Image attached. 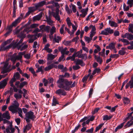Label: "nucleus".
Masks as SVG:
<instances>
[{
  "mask_svg": "<svg viewBox=\"0 0 133 133\" xmlns=\"http://www.w3.org/2000/svg\"><path fill=\"white\" fill-rule=\"evenodd\" d=\"M59 79L57 82L58 84V87L60 88L63 89L66 91L70 90L69 85H71L72 82L71 81H69L67 79H64L63 75H60Z\"/></svg>",
  "mask_w": 133,
  "mask_h": 133,
  "instance_id": "f257e3e1",
  "label": "nucleus"
},
{
  "mask_svg": "<svg viewBox=\"0 0 133 133\" xmlns=\"http://www.w3.org/2000/svg\"><path fill=\"white\" fill-rule=\"evenodd\" d=\"M19 104L16 100H15L12 103V105L9 107V109L13 114L17 112V110L19 108Z\"/></svg>",
  "mask_w": 133,
  "mask_h": 133,
  "instance_id": "f03ea898",
  "label": "nucleus"
},
{
  "mask_svg": "<svg viewBox=\"0 0 133 133\" xmlns=\"http://www.w3.org/2000/svg\"><path fill=\"white\" fill-rule=\"evenodd\" d=\"M25 119L27 122H30V119L33 120L35 118L34 112L31 111L28 112L25 114Z\"/></svg>",
  "mask_w": 133,
  "mask_h": 133,
  "instance_id": "7ed1b4c3",
  "label": "nucleus"
},
{
  "mask_svg": "<svg viewBox=\"0 0 133 133\" xmlns=\"http://www.w3.org/2000/svg\"><path fill=\"white\" fill-rule=\"evenodd\" d=\"M59 9L58 8H56L55 12H51V15L53 16L55 19L58 21H60V18L59 15Z\"/></svg>",
  "mask_w": 133,
  "mask_h": 133,
  "instance_id": "20e7f679",
  "label": "nucleus"
},
{
  "mask_svg": "<svg viewBox=\"0 0 133 133\" xmlns=\"http://www.w3.org/2000/svg\"><path fill=\"white\" fill-rule=\"evenodd\" d=\"M58 49L59 51L61 52V54L68 55L69 53V51H67L68 49L67 47H65L64 48L63 46H59Z\"/></svg>",
  "mask_w": 133,
  "mask_h": 133,
  "instance_id": "39448f33",
  "label": "nucleus"
},
{
  "mask_svg": "<svg viewBox=\"0 0 133 133\" xmlns=\"http://www.w3.org/2000/svg\"><path fill=\"white\" fill-rule=\"evenodd\" d=\"M121 37L123 38H127L129 41L133 40V35L130 34L128 32L126 33L124 35H122Z\"/></svg>",
  "mask_w": 133,
  "mask_h": 133,
  "instance_id": "423d86ee",
  "label": "nucleus"
},
{
  "mask_svg": "<svg viewBox=\"0 0 133 133\" xmlns=\"http://www.w3.org/2000/svg\"><path fill=\"white\" fill-rule=\"evenodd\" d=\"M12 124L11 123L7 127L6 130L7 133H13L15 132V129L12 128Z\"/></svg>",
  "mask_w": 133,
  "mask_h": 133,
  "instance_id": "0eeeda50",
  "label": "nucleus"
},
{
  "mask_svg": "<svg viewBox=\"0 0 133 133\" xmlns=\"http://www.w3.org/2000/svg\"><path fill=\"white\" fill-rule=\"evenodd\" d=\"M8 65V63L7 62L5 63L3 68V70L1 72V73L4 74L10 71Z\"/></svg>",
  "mask_w": 133,
  "mask_h": 133,
  "instance_id": "6e6552de",
  "label": "nucleus"
},
{
  "mask_svg": "<svg viewBox=\"0 0 133 133\" xmlns=\"http://www.w3.org/2000/svg\"><path fill=\"white\" fill-rule=\"evenodd\" d=\"M88 10V8H87L85 9H83L81 10L80 11L82 14H80V16L83 18L87 14Z\"/></svg>",
  "mask_w": 133,
  "mask_h": 133,
  "instance_id": "1a4fd4ad",
  "label": "nucleus"
},
{
  "mask_svg": "<svg viewBox=\"0 0 133 133\" xmlns=\"http://www.w3.org/2000/svg\"><path fill=\"white\" fill-rule=\"evenodd\" d=\"M28 11L26 14L25 17H27L28 16L31 12H33L36 10L37 9L34 7H29L28 8Z\"/></svg>",
  "mask_w": 133,
  "mask_h": 133,
  "instance_id": "9d476101",
  "label": "nucleus"
},
{
  "mask_svg": "<svg viewBox=\"0 0 133 133\" xmlns=\"http://www.w3.org/2000/svg\"><path fill=\"white\" fill-rule=\"evenodd\" d=\"M56 94L59 95L65 96L66 95V93L65 91L63 89H59L57 90L56 91Z\"/></svg>",
  "mask_w": 133,
  "mask_h": 133,
  "instance_id": "9b49d317",
  "label": "nucleus"
},
{
  "mask_svg": "<svg viewBox=\"0 0 133 133\" xmlns=\"http://www.w3.org/2000/svg\"><path fill=\"white\" fill-rule=\"evenodd\" d=\"M28 45H27L24 44L23 43L21 45H19L18 46V44L16 45V47L18 49H20L21 51L24 50L28 47Z\"/></svg>",
  "mask_w": 133,
  "mask_h": 133,
  "instance_id": "f8f14e48",
  "label": "nucleus"
},
{
  "mask_svg": "<svg viewBox=\"0 0 133 133\" xmlns=\"http://www.w3.org/2000/svg\"><path fill=\"white\" fill-rule=\"evenodd\" d=\"M22 19V17H19L12 23L11 25L13 27H15L20 22Z\"/></svg>",
  "mask_w": 133,
  "mask_h": 133,
  "instance_id": "ddd939ff",
  "label": "nucleus"
},
{
  "mask_svg": "<svg viewBox=\"0 0 133 133\" xmlns=\"http://www.w3.org/2000/svg\"><path fill=\"white\" fill-rule=\"evenodd\" d=\"M8 80V78H6L0 82V89L2 88L5 87L7 84V81Z\"/></svg>",
  "mask_w": 133,
  "mask_h": 133,
  "instance_id": "4468645a",
  "label": "nucleus"
},
{
  "mask_svg": "<svg viewBox=\"0 0 133 133\" xmlns=\"http://www.w3.org/2000/svg\"><path fill=\"white\" fill-rule=\"evenodd\" d=\"M46 2L44 1H43L40 2H39L38 3L35 4V7L36 9H37L40 7H42L44 5H46Z\"/></svg>",
  "mask_w": 133,
  "mask_h": 133,
  "instance_id": "2eb2a0df",
  "label": "nucleus"
},
{
  "mask_svg": "<svg viewBox=\"0 0 133 133\" xmlns=\"http://www.w3.org/2000/svg\"><path fill=\"white\" fill-rule=\"evenodd\" d=\"M133 125V116L131 117V119L124 126L125 128L129 127Z\"/></svg>",
  "mask_w": 133,
  "mask_h": 133,
  "instance_id": "dca6fc26",
  "label": "nucleus"
},
{
  "mask_svg": "<svg viewBox=\"0 0 133 133\" xmlns=\"http://www.w3.org/2000/svg\"><path fill=\"white\" fill-rule=\"evenodd\" d=\"M61 37L60 36H57L56 34H55L53 40V42L54 43H58L59 41L61 40Z\"/></svg>",
  "mask_w": 133,
  "mask_h": 133,
  "instance_id": "f3484780",
  "label": "nucleus"
},
{
  "mask_svg": "<svg viewBox=\"0 0 133 133\" xmlns=\"http://www.w3.org/2000/svg\"><path fill=\"white\" fill-rule=\"evenodd\" d=\"M28 124L24 128L23 130V132H25L26 130H29L32 127L31 124L30 123V122H27Z\"/></svg>",
  "mask_w": 133,
  "mask_h": 133,
  "instance_id": "a211bd4d",
  "label": "nucleus"
},
{
  "mask_svg": "<svg viewBox=\"0 0 133 133\" xmlns=\"http://www.w3.org/2000/svg\"><path fill=\"white\" fill-rule=\"evenodd\" d=\"M129 86L130 89L133 88V81H130L127 83L125 86V88L126 89L128 88Z\"/></svg>",
  "mask_w": 133,
  "mask_h": 133,
  "instance_id": "6ab92c4d",
  "label": "nucleus"
},
{
  "mask_svg": "<svg viewBox=\"0 0 133 133\" xmlns=\"http://www.w3.org/2000/svg\"><path fill=\"white\" fill-rule=\"evenodd\" d=\"M2 117L3 118H6L7 119H9L10 118L9 114L8 111H6L5 113H3L2 115Z\"/></svg>",
  "mask_w": 133,
  "mask_h": 133,
  "instance_id": "aec40b11",
  "label": "nucleus"
},
{
  "mask_svg": "<svg viewBox=\"0 0 133 133\" xmlns=\"http://www.w3.org/2000/svg\"><path fill=\"white\" fill-rule=\"evenodd\" d=\"M57 55H53L52 54H48L47 59L49 60H52L57 56Z\"/></svg>",
  "mask_w": 133,
  "mask_h": 133,
  "instance_id": "412c9836",
  "label": "nucleus"
},
{
  "mask_svg": "<svg viewBox=\"0 0 133 133\" xmlns=\"http://www.w3.org/2000/svg\"><path fill=\"white\" fill-rule=\"evenodd\" d=\"M94 56L95 59L96 60V61L100 64H101L102 62L101 58L99 56H96L95 54H94Z\"/></svg>",
  "mask_w": 133,
  "mask_h": 133,
  "instance_id": "4be33fe9",
  "label": "nucleus"
},
{
  "mask_svg": "<svg viewBox=\"0 0 133 133\" xmlns=\"http://www.w3.org/2000/svg\"><path fill=\"white\" fill-rule=\"evenodd\" d=\"M16 54H14L11 57V60L12 62L14 64L17 60L16 56Z\"/></svg>",
  "mask_w": 133,
  "mask_h": 133,
  "instance_id": "5701e85b",
  "label": "nucleus"
},
{
  "mask_svg": "<svg viewBox=\"0 0 133 133\" xmlns=\"http://www.w3.org/2000/svg\"><path fill=\"white\" fill-rule=\"evenodd\" d=\"M76 65H80L82 66H84L85 65L82 61L79 59L76 60Z\"/></svg>",
  "mask_w": 133,
  "mask_h": 133,
  "instance_id": "b1692460",
  "label": "nucleus"
},
{
  "mask_svg": "<svg viewBox=\"0 0 133 133\" xmlns=\"http://www.w3.org/2000/svg\"><path fill=\"white\" fill-rule=\"evenodd\" d=\"M109 23L112 27H116L118 26L117 23L113 21L109 20Z\"/></svg>",
  "mask_w": 133,
  "mask_h": 133,
  "instance_id": "393cba45",
  "label": "nucleus"
},
{
  "mask_svg": "<svg viewBox=\"0 0 133 133\" xmlns=\"http://www.w3.org/2000/svg\"><path fill=\"white\" fill-rule=\"evenodd\" d=\"M46 19L47 22L48 24L50 25H52L53 23V21L51 20L50 17H48L46 16Z\"/></svg>",
  "mask_w": 133,
  "mask_h": 133,
  "instance_id": "a878e982",
  "label": "nucleus"
},
{
  "mask_svg": "<svg viewBox=\"0 0 133 133\" xmlns=\"http://www.w3.org/2000/svg\"><path fill=\"white\" fill-rule=\"evenodd\" d=\"M120 41H121L123 43H124V45H128L130 44L129 41L126 39H120Z\"/></svg>",
  "mask_w": 133,
  "mask_h": 133,
  "instance_id": "bb28decb",
  "label": "nucleus"
},
{
  "mask_svg": "<svg viewBox=\"0 0 133 133\" xmlns=\"http://www.w3.org/2000/svg\"><path fill=\"white\" fill-rule=\"evenodd\" d=\"M26 35V33L23 32V31L20 34H19L17 35V36L18 37H19L20 38H24L25 37Z\"/></svg>",
  "mask_w": 133,
  "mask_h": 133,
  "instance_id": "cd10ccee",
  "label": "nucleus"
},
{
  "mask_svg": "<svg viewBox=\"0 0 133 133\" xmlns=\"http://www.w3.org/2000/svg\"><path fill=\"white\" fill-rule=\"evenodd\" d=\"M17 112H18L19 116L21 118H23V116L22 115L23 112L21 108H19L17 110Z\"/></svg>",
  "mask_w": 133,
  "mask_h": 133,
  "instance_id": "c85d7f7f",
  "label": "nucleus"
},
{
  "mask_svg": "<svg viewBox=\"0 0 133 133\" xmlns=\"http://www.w3.org/2000/svg\"><path fill=\"white\" fill-rule=\"evenodd\" d=\"M125 123V122H124L119 125L115 129V132H117L118 130L121 129L123 126L124 124Z\"/></svg>",
  "mask_w": 133,
  "mask_h": 133,
  "instance_id": "c756f323",
  "label": "nucleus"
},
{
  "mask_svg": "<svg viewBox=\"0 0 133 133\" xmlns=\"http://www.w3.org/2000/svg\"><path fill=\"white\" fill-rule=\"evenodd\" d=\"M26 25H25L23 27V28L26 27L25 28L23 31V32H25V33L28 34L29 32H30L29 29H30V27L29 26H26Z\"/></svg>",
  "mask_w": 133,
  "mask_h": 133,
  "instance_id": "7c9ffc66",
  "label": "nucleus"
},
{
  "mask_svg": "<svg viewBox=\"0 0 133 133\" xmlns=\"http://www.w3.org/2000/svg\"><path fill=\"white\" fill-rule=\"evenodd\" d=\"M82 49L80 50L79 51H78L76 52H75L74 53L75 54V55L76 57H77L79 58L81 55V54L82 53Z\"/></svg>",
  "mask_w": 133,
  "mask_h": 133,
  "instance_id": "2f4dec72",
  "label": "nucleus"
},
{
  "mask_svg": "<svg viewBox=\"0 0 133 133\" xmlns=\"http://www.w3.org/2000/svg\"><path fill=\"white\" fill-rule=\"evenodd\" d=\"M59 62L58 61H56L54 62L53 63L51 64V66H52V68H57L58 67L57 65L58 64Z\"/></svg>",
  "mask_w": 133,
  "mask_h": 133,
  "instance_id": "473e14b6",
  "label": "nucleus"
},
{
  "mask_svg": "<svg viewBox=\"0 0 133 133\" xmlns=\"http://www.w3.org/2000/svg\"><path fill=\"white\" fill-rule=\"evenodd\" d=\"M100 34L106 35H107L108 34V28H107L104 30L102 31Z\"/></svg>",
  "mask_w": 133,
  "mask_h": 133,
  "instance_id": "72a5a7b5",
  "label": "nucleus"
},
{
  "mask_svg": "<svg viewBox=\"0 0 133 133\" xmlns=\"http://www.w3.org/2000/svg\"><path fill=\"white\" fill-rule=\"evenodd\" d=\"M58 104V103L56 99L54 97L52 103V105L55 106L56 105V104Z\"/></svg>",
  "mask_w": 133,
  "mask_h": 133,
  "instance_id": "f704fd0d",
  "label": "nucleus"
},
{
  "mask_svg": "<svg viewBox=\"0 0 133 133\" xmlns=\"http://www.w3.org/2000/svg\"><path fill=\"white\" fill-rule=\"evenodd\" d=\"M14 97L16 98V99H21L22 97L21 95L18 94L16 93L14 95Z\"/></svg>",
  "mask_w": 133,
  "mask_h": 133,
  "instance_id": "c9c22d12",
  "label": "nucleus"
},
{
  "mask_svg": "<svg viewBox=\"0 0 133 133\" xmlns=\"http://www.w3.org/2000/svg\"><path fill=\"white\" fill-rule=\"evenodd\" d=\"M71 25L72 26V28L73 29V30L72 31V34H74V32L76 30L78 26L77 25H75L73 24H72Z\"/></svg>",
  "mask_w": 133,
  "mask_h": 133,
  "instance_id": "e433bc0d",
  "label": "nucleus"
},
{
  "mask_svg": "<svg viewBox=\"0 0 133 133\" xmlns=\"http://www.w3.org/2000/svg\"><path fill=\"white\" fill-rule=\"evenodd\" d=\"M124 49V48H122V50H120L118 52V54L121 55H123L125 54V52L123 50Z\"/></svg>",
  "mask_w": 133,
  "mask_h": 133,
  "instance_id": "4c0bfd02",
  "label": "nucleus"
},
{
  "mask_svg": "<svg viewBox=\"0 0 133 133\" xmlns=\"http://www.w3.org/2000/svg\"><path fill=\"white\" fill-rule=\"evenodd\" d=\"M27 83L26 81H24L20 83L19 87L21 89L24 86L27 84Z\"/></svg>",
  "mask_w": 133,
  "mask_h": 133,
  "instance_id": "58836bf2",
  "label": "nucleus"
},
{
  "mask_svg": "<svg viewBox=\"0 0 133 133\" xmlns=\"http://www.w3.org/2000/svg\"><path fill=\"white\" fill-rule=\"evenodd\" d=\"M79 58H82V59H86L87 58V54H81V55L79 57Z\"/></svg>",
  "mask_w": 133,
  "mask_h": 133,
  "instance_id": "ea45409f",
  "label": "nucleus"
},
{
  "mask_svg": "<svg viewBox=\"0 0 133 133\" xmlns=\"http://www.w3.org/2000/svg\"><path fill=\"white\" fill-rule=\"evenodd\" d=\"M115 48V43H111L109 45V49H114Z\"/></svg>",
  "mask_w": 133,
  "mask_h": 133,
  "instance_id": "a19ab883",
  "label": "nucleus"
},
{
  "mask_svg": "<svg viewBox=\"0 0 133 133\" xmlns=\"http://www.w3.org/2000/svg\"><path fill=\"white\" fill-rule=\"evenodd\" d=\"M21 53H20L19 52L17 55H16V58L17 60H21L22 57V56L21 54Z\"/></svg>",
  "mask_w": 133,
  "mask_h": 133,
  "instance_id": "79ce46f5",
  "label": "nucleus"
},
{
  "mask_svg": "<svg viewBox=\"0 0 133 133\" xmlns=\"http://www.w3.org/2000/svg\"><path fill=\"white\" fill-rule=\"evenodd\" d=\"M90 75V74H89L87 76H85L83 78L82 80L83 83H85L86 82L89 76Z\"/></svg>",
  "mask_w": 133,
  "mask_h": 133,
  "instance_id": "37998d69",
  "label": "nucleus"
},
{
  "mask_svg": "<svg viewBox=\"0 0 133 133\" xmlns=\"http://www.w3.org/2000/svg\"><path fill=\"white\" fill-rule=\"evenodd\" d=\"M66 21L69 27H70L72 24L69 17H68L66 19Z\"/></svg>",
  "mask_w": 133,
  "mask_h": 133,
  "instance_id": "c03bdc74",
  "label": "nucleus"
},
{
  "mask_svg": "<svg viewBox=\"0 0 133 133\" xmlns=\"http://www.w3.org/2000/svg\"><path fill=\"white\" fill-rule=\"evenodd\" d=\"M123 101L125 104H128L130 102V100L129 99L126 97H124Z\"/></svg>",
  "mask_w": 133,
  "mask_h": 133,
  "instance_id": "a18cd8bd",
  "label": "nucleus"
},
{
  "mask_svg": "<svg viewBox=\"0 0 133 133\" xmlns=\"http://www.w3.org/2000/svg\"><path fill=\"white\" fill-rule=\"evenodd\" d=\"M42 16L39 15L33 17V19L34 20H39L41 18Z\"/></svg>",
  "mask_w": 133,
  "mask_h": 133,
  "instance_id": "49530a36",
  "label": "nucleus"
},
{
  "mask_svg": "<svg viewBox=\"0 0 133 133\" xmlns=\"http://www.w3.org/2000/svg\"><path fill=\"white\" fill-rule=\"evenodd\" d=\"M84 39L87 42H88V43H89L92 40V38L91 37H88L85 36L84 37Z\"/></svg>",
  "mask_w": 133,
  "mask_h": 133,
  "instance_id": "de8ad7c7",
  "label": "nucleus"
},
{
  "mask_svg": "<svg viewBox=\"0 0 133 133\" xmlns=\"http://www.w3.org/2000/svg\"><path fill=\"white\" fill-rule=\"evenodd\" d=\"M103 125L104 124L102 123L99 124L98 126L96 127V128L95 131L97 132V131L99 130L102 128Z\"/></svg>",
  "mask_w": 133,
  "mask_h": 133,
  "instance_id": "09e8293b",
  "label": "nucleus"
},
{
  "mask_svg": "<svg viewBox=\"0 0 133 133\" xmlns=\"http://www.w3.org/2000/svg\"><path fill=\"white\" fill-rule=\"evenodd\" d=\"M130 44L131 45L128 46V49L129 50L133 49V41L130 42Z\"/></svg>",
  "mask_w": 133,
  "mask_h": 133,
  "instance_id": "8fccbe9b",
  "label": "nucleus"
},
{
  "mask_svg": "<svg viewBox=\"0 0 133 133\" xmlns=\"http://www.w3.org/2000/svg\"><path fill=\"white\" fill-rule=\"evenodd\" d=\"M56 31V28L54 26H52L50 31V34H53Z\"/></svg>",
  "mask_w": 133,
  "mask_h": 133,
  "instance_id": "3c124183",
  "label": "nucleus"
},
{
  "mask_svg": "<svg viewBox=\"0 0 133 133\" xmlns=\"http://www.w3.org/2000/svg\"><path fill=\"white\" fill-rule=\"evenodd\" d=\"M65 26V25L64 24L62 25L60 29V33L61 34H63L64 32V29Z\"/></svg>",
  "mask_w": 133,
  "mask_h": 133,
  "instance_id": "603ef678",
  "label": "nucleus"
},
{
  "mask_svg": "<svg viewBox=\"0 0 133 133\" xmlns=\"http://www.w3.org/2000/svg\"><path fill=\"white\" fill-rule=\"evenodd\" d=\"M127 3L129 5L130 7H132L133 5V0H128Z\"/></svg>",
  "mask_w": 133,
  "mask_h": 133,
  "instance_id": "864d4df0",
  "label": "nucleus"
},
{
  "mask_svg": "<svg viewBox=\"0 0 133 133\" xmlns=\"http://www.w3.org/2000/svg\"><path fill=\"white\" fill-rule=\"evenodd\" d=\"M71 5L72 6V9L74 12H76V6L72 4H71ZM70 6L71 7V5Z\"/></svg>",
  "mask_w": 133,
  "mask_h": 133,
  "instance_id": "5fc2aeb1",
  "label": "nucleus"
},
{
  "mask_svg": "<svg viewBox=\"0 0 133 133\" xmlns=\"http://www.w3.org/2000/svg\"><path fill=\"white\" fill-rule=\"evenodd\" d=\"M65 9L67 12L68 14H70L71 12V10L69 9L67 5H65Z\"/></svg>",
  "mask_w": 133,
  "mask_h": 133,
  "instance_id": "6e6d98bb",
  "label": "nucleus"
},
{
  "mask_svg": "<svg viewBox=\"0 0 133 133\" xmlns=\"http://www.w3.org/2000/svg\"><path fill=\"white\" fill-rule=\"evenodd\" d=\"M71 42L70 41H64L63 42V43L65 46H69L70 45Z\"/></svg>",
  "mask_w": 133,
  "mask_h": 133,
  "instance_id": "4d7b16f0",
  "label": "nucleus"
},
{
  "mask_svg": "<svg viewBox=\"0 0 133 133\" xmlns=\"http://www.w3.org/2000/svg\"><path fill=\"white\" fill-rule=\"evenodd\" d=\"M19 74L18 72H17L14 75V77L17 80L19 78Z\"/></svg>",
  "mask_w": 133,
  "mask_h": 133,
  "instance_id": "13d9d810",
  "label": "nucleus"
},
{
  "mask_svg": "<svg viewBox=\"0 0 133 133\" xmlns=\"http://www.w3.org/2000/svg\"><path fill=\"white\" fill-rule=\"evenodd\" d=\"M23 27H22L20 28L19 29H16L15 31V34H18L20 31L22 30L23 29Z\"/></svg>",
  "mask_w": 133,
  "mask_h": 133,
  "instance_id": "bf43d9fd",
  "label": "nucleus"
},
{
  "mask_svg": "<svg viewBox=\"0 0 133 133\" xmlns=\"http://www.w3.org/2000/svg\"><path fill=\"white\" fill-rule=\"evenodd\" d=\"M52 67L51 65H49L48 66L46 67L44 69V70L45 71H47L52 69Z\"/></svg>",
  "mask_w": 133,
  "mask_h": 133,
  "instance_id": "052dcab7",
  "label": "nucleus"
},
{
  "mask_svg": "<svg viewBox=\"0 0 133 133\" xmlns=\"http://www.w3.org/2000/svg\"><path fill=\"white\" fill-rule=\"evenodd\" d=\"M43 68V66H41L40 67L37 68V70L36 71V72H42V69Z\"/></svg>",
  "mask_w": 133,
  "mask_h": 133,
  "instance_id": "680f3d73",
  "label": "nucleus"
},
{
  "mask_svg": "<svg viewBox=\"0 0 133 133\" xmlns=\"http://www.w3.org/2000/svg\"><path fill=\"white\" fill-rule=\"evenodd\" d=\"M24 56L25 58L29 59L30 58V54H27L24 55Z\"/></svg>",
  "mask_w": 133,
  "mask_h": 133,
  "instance_id": "e2e57ef3",
  "label": "nucleus"
},
{
  "mask_svg": "<svg viewBox=\"0 0 133 133\" xmlns=\"http://www.w3.org/2000/svg\"><path fill=\"white\" fill-rule=\"evenodd\" d=\"M80 68V67L78 65H74L73 66L72 68L74 70H76L79 69Z\"/></svg>",
  "mask_w": 133,
  "mask_h": 133,
  "instance_id": "0e129e2a",
  "label": "nucleus"
},
{
  "mask_svg": "<svg viewBox=\"0 0 133 133\" xmlns=\"http://www.w3.org/2000/svg\"><path fill=\"white\" fill-rule=\"evenodd\" d=\"M13 27V26L11 25L10 26H8L7 27L8 31L11 32L12 30V28Z\"/></svg>",
  "mask_w": 133,
  "mask_h": 133,
  "instance_id": "69168bd1",
  "label": "nucleus"
},
{
  "mask_svg": "<svg viewBox=\"0 0 133 133\" xmlns=\"http://www.w3.org/2000/svg\"><path fill=\"white\" fill-rule=\"evenodd\" d=\"M43 82L44 83V85L45 86H46L48 83V80L45 79L44 78L43 79Z\"/></svg>",
  "mask_w": 133,
  "mask_h": 133,
  "instance_id": "338daca9",
  "label": "nucleus"
},
{
  "mask_svg": "<svg viewBox=\"0 0 133 133\" xmlns=\"http://www.w3.org/2000/svg\"><path fill=\"white\" fill-rule=\"evenodd\" d=\"M50 46V45L49 44H47L45 46L44 48L43 49V50H44L46 51L48 48H49V47Z\"/></svg>",
  "mask_w": 133,
  "mask_h": 133,
  "instance_id": "774afa93",
  "label": "nucleus"
}]
</instances>
